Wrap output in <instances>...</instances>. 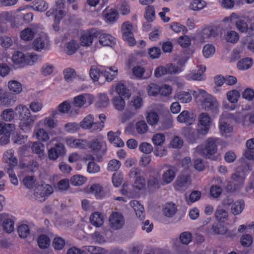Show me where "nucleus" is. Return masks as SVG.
Listing matches in <instances>:
<instances>
[{"label": "nucleus", "instance_id": "f257e3e1", "mask_svg": "<svg viewBox=\"0 0 254 254\" xmlns=\"http://www.w3.org/2000/svg\"><path fill=\"white\" fill-rule=\"evenodd\" d=\"M15 111L20 119V128L25 132H30L32 126L35 121L37 116L32 115L28 107L21 104L17 106L15 108Z\"/></svg>", "mask_w": 254, "mask_h": 254}, {"label": "nucleus", "instance_id": "f03ea898", "mask_svg": "<svg viewBox=\"0 0 254 254\" xmlns=\"http://www.w3.org/2000/svg\"><path fill=\"white\" fill-rule=\"evenodd\" d=\"M193 95L195 97L203 98L201 105L203 109L206 111H211L215 114L218 113V102L211 95L203 89H198L197 91H193Z\"/></svg>", "mask_w": 254, "mask_h": 254}, {"label": "nucleus", "instance_id": "7ed1b4c3", "mask_svg": "<svg viewBox=\"0 0 254 254\" xmlns=\"http://www.w3.org/2000/svg\"><path fill=\"white\" fill-rule=\"evenodd\" d=\"M220 142V139L216 137H209L205 141L204 147L198 146L195 151L205 158L215 160L214 155L217 151V146Z\"/></svg>", "mask_w": 254, "mask_h": 254}, {"label": "nucleus", "instance_id": "20e7f679", "mask_svg": "<svg viewBox=\"0 0 254 254\" xmlns=\"http://www.w3.org/2000/svg\"><path fill=\"white\" fill-rule=\"evenodd\" d=\"M40 59L36 54H24L21 52H14L12 57L13 62L16 64L32 65Z\"/></svg>", "mask_w": 254, "mask_h": 254}, {"label": "nucleus", "instance_id": "39448f33", "mask_svg": "<svg viewBox=\"0 0 254 254\" xmlns=\"http://www.w3.org/2000/svg\"><path fill=\"white\" fill-rule=\"evenodd\" d=\"M231 181L217 176L216 181L225 189L227 191H233L238 187L243 184L245 177L244 176H232Z\"/></svg>", "mask_w": 254, "mask_h": 254}, {"label": "nucleus", "instance_id": "423d86ee", "mask_svg": "<svg viewBox=\"0 0 254 254\" xmlns=\"http://www.w3.org/2000/svg\"><path fill=\"white\" fill-rule=\"evenodd\" d=\"M53 192V188L49 185L41 181L38 183L34 190V198L38 201L42 202Z\"/></svg>", "mask_w": 254, "mask_h": 254}, {"label": "nucleus", "instance_id": "0eeeda50", "mask_svg": "<svg viewBox=\"0 0 254 254\" xmlns=\"http://www.w3.org/2000/svg\"><path fill=\"white\" fill-rule=\"evenodd\" d=\"M79 127L90 132H98L103 129V123L94 122L93 116L88 115L80 123Z\"/></svg>", "mask_w": 254, "mask_h": 254}, {"label": "nucleus", "instance_id": "6e6552de", "mask_svg": "<svg viewBox=\"0 0 254 254\" xmlns=\"http://www.w3.org/2000/svg\"><path fill=\"white\" fill-rule=\"evenodd\" d=\"M183 135L187 141L190 143H194L199 139L201 136L206 135L198 127L193 129L191 127H186L183 129Z\"/></svg>", "mask_w": 254, "mask_h": 254}, {"label": "nucleus", "instance_id": "1a4fd4ad", "mask_svg": "<svg viewBox=\"0 0 254 254\" xmlns=\"http://www.w3.org/2000/svg\"><path fill=\"white\" fill-rule=\"evenodd\" d=\"M122 32L123 38L130 46H133L135 44V40L132 33V25L128 21L125 22L122 25Z\"/></svg>", "mask_w": 254, "mask_h": 254}, {"label": "nucleus", "instance_id": "9d476101", "mask_svg": "<svg viewBox=\"0 0 254 254\" xmlns=\"http://www.w3.org/2000/svg\"><path fill=\"white\" fill-rule=\"evenodd\" d=\"M14 151L12 149H9L5 151L3 155V159L4 162L8 164L6 168V173L8 175H13L12 167L16 166L17 159L14 155Z\"/></svg>", "mask_w": 254, "mask_h": 254}, {"label": "nucleus", "instance_id": "9b49d317", "mask_svg": "<svg viewBox=\"0 0 254 254\" xmlns=\"http://www.w3.org/2000/svg\"><path fill=\"white\" fill-rule=\"evenodd\" d=\"M125 224L123 216L119 212H113L109 217V225L113 230H119Z\"/></svg>", "mask_w": 254, "mask_h": 254}, {"label": "nucleus", "instance_id": "f8f14e48", "mask_svg": "<svg viewBox=\"0 0 254 254\" xmlns=\"http://www.w3.org/2000/svg\"><path fill=\"white\" fill-rule=\"evenodd\" d=\"M64 12H62L61 10L57 11L54 9H49L46 13L47 17H49L52 16L54 18V22L52 25L53 30L58 32L60 30L59 24L61 20L64 16Z\"/></svg>", "mask_w": 254, "mask_h": 254}, {"label": "nucleus", "instance_id": "ddd939ff", "mask_svg": "<svg viewBox=\"0 0 254 254\" xmlns=\"http://www.w3.org/2000/svg\"><path fill=\"white\" fill-rule=\"evenodd\" d=\"M33 48L37 51L47 50L49 48V40L45 34H41L33 42Z\"/></svg>", "mask_w": 254, "mask_h": 254}, {"label": "nucleus", "instance_id": "4468645a", "mask_svg": "<svg viewBox=\"0 0 254 254\" xmlns=\"http://www.w3.org/2000/svg\"><path fill=\"white\" fill-rule=\"evenodd\" d=\"M93 96L89 94H82L74 98L73 104L74 106L81 108L84 105H89L93 103Z\"/></svg>", "mask_w": 254, "mask_h": 254}, {"label": "nucleus", "instance_id": "2eb2a0df", "mask_svg": "<svg viewBox=\"0 0 254 254\" xmlns=\"http://www.w3.org/2000/svg\"><path fill=\"white\" fill-rule=\"evenodd\" d=\"M211 123L210 117L207 113H202L199 115L198 127L206 134L210 129Z\"/></svg>", "mask_w": 254, "mask_h": 254}, {"label": "nucleus", "instance_id": "dca6fc26", "mask_svg": "<svg viewBox=\"0 0 254 254\" xmlns=\"http://www.w3.org/2000/svg\"><path fill=\"white\" fill-rule=\"evenodd\" d=\"M65 153L64 145L63 143L59 142L50 148L48 151L49 158L51 160H55L60 156H62Z\"/></svg>", "mask_w": 254, "mask_h": 254}, {"label": "nucleus", "instance_id": "f3484780", "mask_svg": "<svg viewBox=\"0 0 254 254\" xmlns=\"http://www.w3.org/2000/svg\"><path fill=\"white\" fill-rule=\"evenodd\" d=\"M194 115L187 110L182 112L177 118V120L179 123H185L187 125H191L194 121Z\"/></svg>", "mask_w": 254, "mask_h": 254}, {"label": "nucleus", "instance_id": "a211bd4d", "mask_svg": "<svg viewBox=\"0 0 254 254\" xmlns=\"http://www.w3.org/2000/svg\"><path fill=\"white\" fill-rule=\"evenodd\" d=\"M190 176H179L175 183L176 190H185L190 184Z\"/></svg>", "mask_w": 254, "mask_h": 254}, {"label": "nucleus", "instance_id": "6ab92c4d", "mask_svg": "<svg viewBox=\"0 0 254 254\" xmlns=\"http://www.w3.org/2000/svg\"><path fill=\"white\" fill-rule=\"evenodd\" d=\"M97 37L94 30L85 32L80 37V43L83 46H89L93 42V39Z\"/></svg>", "mask_w": 254, "mask_h": 254}, {"label": "nucleus", "instance_id": "aec40b11", "mask_svg": "<svg viewBox=\"0 0 254 254\" xmlns=\"http://www.w3.org/2000/svg\"><path fill=\"white\" fill-rule=\"evenodd\" d=\"M206 67L203 65H200L198 69L196 70H192L190 73L186 75V78L188 80H201L204 79L203 75L204 72L205 71Z\"/></svg>", "mask_w": 254, "mask_h": 254}, {"label": "nucleus", "instance_id": "412c9836", "mask_svg": "<svg viewBox=\"0 0 254 254\" xmlns=\"http://www.w3.org/2000/svg\"><path fill=\"white\" fill-rule=\"evenodd\" d=\"M89 148L94 153H97L105 145V142L101 136L92 139L89 143Z\"/></svg>", "mask_w": 254, "mask_h": 254}, {"label": "nucleus", "instance_id": "4be33fe9", "mask_svg": "<svg viewBox=\"0 0 254 254\" xmlns=\"http://www.w3.org/2000/svg\"><path fill=\"white\" fill-rule=\"evenodd\" d=\"M246 145L247 149L244 155L246 159L249 160L254 159V138L250 139L246 141Z\"/></svg>", "mask_w": 254, "mask_h": 254}, {"label": "nucleus", "instance_id": "5701e85b", "mask_svg": "<svg viewBox=\"0 0 254 254\" xmlns=\"http://www.w3.org/2000/svg\"><path fill=\"white\" fill-rule=\"evenodd\" d=\"M100 44L103 46H112L115 43V38L110 34L103 33L99 37Z\"/></svg>", "mask_w": 254, "mask_h": 254}, {"label": "nucleus", "instance_id": "b1692460", "mask_svg": "<svg viewBox=\"0 0 254 254\" xmlns=\"http://www.w3.org/2000/svg\"><path fill=\"white\" fill-rule=\"evenodd\" d=\"M178 169L173 166L163 165L160 167L158 170H156L154 173L157 175L162 174V175H175L178 173Z\"/></svg>", "mask_w": 254, "mask_h": 254}, {"label": "nucleus", "instance_id": "393cba45", "mask_svg": "<svg viewBox=\"0 0 254 254\" xmlns=\"http://www.w3.org/2000/svg\"><path fill=\"white\" fill-rule=\"evenodd\" d=\"M67 144L71 147L83 149L86 145V141L80 139L68 138L66 140Z\"/></svg>", "mask_w": 254, "mask_h": 254}, {"label": "nucleus", "instance_id": "a878e982", "mask_svg": "<svg viewBox=\"0 0 254 254\" xmlns=\"http://www.w3.org/2000/svg\"><path fill=\"white\" fill-rule=\"evenodd\" d=\"M159 177L160 176H150L147 185L150 190H154L159 188L161 184H162Z\"/></svg>", "mask_w": 254, "mask_h": 254}, {"label": "nucleus", "instance_id": "bb28decb", "mask_svg": "<svg viewBox=\"0 0 254 254\" xmlns=\"http://www.w3.org/2000/svg\"><path fill=\"white\" fill-rule=\"evenodd\" d=\"M7 85L10 91L14 94H19L22 91V84L17 80H10Z\"/></svg>", "mask_w": 254, "mask_h": 254}, {"label": "nucleus", "instance_id": "cd10ccee", "mask_svg": "<svg viewBox=\"0 0 254 254\" xmlns=\"http://www.w3.org/2000/svg\"><path fill=\"white\" fill-rule=\"evenodd\" d=\"M177 208L175 205L172 203H166L163 208V214L167 217H172L176 213Z\"/></svg>", "mask_w": 254, "mask_h": 254}, {"label": "nucleus", "instance_id": "c85d7f7f", "mask_svg": "<svg viewBox=\"0 0 254 254\" xmlns=\"http://www.w3.org/2000/svg\"><path fill=\"white\" fill-rule=\"evenodd\" d=\"M90 222L94 226L99 227L103 224V217L99 212H95L91 215Z\"/></svg>", "mask_w": 254, "mask_h": 254}, {"label": "nucleus", "instance_id": "c756f323", "mask_svg": "<svg viewBox=\"0 0 254 254\" xmlns=\"http://www.w3.org/2000/svg\"><path fill=\"white\" fill-rule=\"evenodd\" d=\"M15 100L7 93H0V106H9L12 105Z\"/></svg>", "mask_w": 254, "mask_h": 254}, {"label": "nucleus", "instance_id": "7c9ffc66", "mask_svg": "<svg viewBox=\"0 0 254 254\" xmlns=\"http://www.w3.org/2000/svg\"><path fill=\"white\" fill-rule=\"evenodd\" d=\"M244 201L242 199L238 200L234 202L231 206V212L235 215H239L242 213L244 209Z\"/></svg>", "mask_w": 254, "mask_h": 254}, {"label": "nucleus", "instance_id": "2f4dec72", "mask_svg": "<svg viewBox=\"0 0 254 254\" xmlns=\"http://www.w3.org/2000/svg\"><path fill=\"white\" fill-rule=\"evenodd\" d=\"M118 69L116 67H107L103 72V75L108 81H112L117 74Z\"/></svg>", "mask_w": 254, "mask_h": 254}, {"label": "nucleus", "instance_id": "473e14b6", "mask_svg": "<svg viewBox=\"0 0 254 254\" xmlns=\"http://www.w3.org/2000/svg\"><path fill=\"white\" fill-rule=\"evenodd\" d=\"M35 34V31L32 28L27 27L20 32V38L23 41H29L33 39Z\"/></svg>", "mask_w": 254, "mask_h": 254}, {"label": "nucleus", "instance_id": "72a5a7b5", "mask_svg": "<svg viewBox=\"0 0 254 254\" xmlns=\"http://www.w3.org/2000/svg\"><path fill=\"white\" fill-rule=\"evenodd\" d=\"M253 64V60L250 58H245L240 60L237 64V67L240 70H247Z\"/></svg>", "mask_w": 254, "mask_h": 254}, {"label": "nucleus", "instance_id": "f704fd0d", "mask_svg": "<svg viewBox=\"0 0 254 254\" xmlns=\"http://www.w3.org/2000/svg\"><path fill=\"white\" fill-rule=\"evenodd\" d=\"M22 182L23 185L28 189L33 188L34 187L36 188V186L38 185V183H39L35 176H25L23 178Z\"/></svg>", "mask_w": 254, "mask_h": 254}, {"label": "nucleus", "instance_id": "c9c22d12", "mask_svg": "<svg viewBox=\"0 0 254 254\" xmlns=\"http://www.w3.org/2000/svg\"><path fill=\"white\" fill-rule=\"evenodd\" d=\"M235 25L238 30L242 32L246 33L248 29V25L244 18H238L235 21Z\"/></svg>", "mask_w": 254, "mask_h": 254}, {"label": "nucleus", "instance_id": "e433bc0d", "mask_svg": "<svg viewBox=\"0 0 254 254\" xmlns=\"http://www.w3.org/2000/svg\"><path fill=\"white\" fill-rule=\"evenodd\" d=\"M216 179V178L214 180L216 184L212 185L210 189V194L213 198L219 197L222 192V186L217 183Z\"/></svg>", "mask_w": 254, "mask_h": 254}, {"label": "nucleus", "instance_id": "4c0bfd02", "mask_svg": "<svg viewBox=\"0 0 254 254\" xmlns=\"http://www.w3.org/2000/svg\"><path fill=\"white\" fill-rule=\"evenodd\" d=\"M207 3L203 0H193L190 3V7L193 11H199L204 8Z\"/></svg>", "mask_w": 254, "mask_h": 254}, {"label": "nucleus", "instance_id": "58836bf2", "mask_svg": "<svg viewBox=\"0 0 254 254\" xmlns=\"http://www.w3.org/2000/svg\"><path fill=\"white\" fill-rule=\"evenodd\" d=\"M113 104L115 108L120 111L124 110L125 107V101L121 96H115L113 99Z\"/></svg>", "mask_w": 254, "mask_h": 254}, {"label": "nucleus", "instance_id": "ea45409f", "mask_svg": "<svg viewBox=\"0 0 254 254\" xmlns=\"http://www.w3.org/2000/svg\"><path fill=\"white\" fill-rule=\"evenodd\" d=\"M79 48V44L77 41L72 40L66 44V53L68 55L74 54Z\"/></svg>", "mask_w": 254, "mask_h": 254}, {"label": "nucleus", "instance_id": "a19ab883", "mask_svg": "<svg viewBox=\"0 0 254 254\" xmlns=\"http://www.w3.org/2000/svg\"><path fill=\"white\" fill-rule=\"evenodd\" d=\"M48 3L44 0H38L32 6L34 10L40 12L45 11L48 9Z\"/></svg>", "mask_w": 254, "mask_h": 254}, {"label": "nucleus", "instance_id": "79ce46f5", "mask_svg": "<svg viewBox=\"0 0 254 254\" xmlns=\"http://www.w3.org/2000/svg\"><path fill=\"white\" fill-rule=\"evenodd\" d=\"M217 35V31L210 26L204 28L202 31L203 39L215 38Z\"/></svg>", "mask_w": 254, "mask_h": 254}, {"label": "nucleus", "instance_id": "37998d69", "mask_svg": "<svg viewBox=\"0 0 254 254\" xmlns=\"http://www.w3.org/2000/svg\"><path fill=\"white\" fill-rule=\"evenodd\" d=\"M109 103V99L107 94H100L96 103L97 107L99 108H106Z\"/></svg>", "mask_w": 254, "mask_h": 254}, {"label": "nucleus", "instance_id": "c03bdc74", "mask_svg": "<svg viewBox=\"0 0 254 254\" xmlns=\"http://www.w3.org/2000/svg\"><path fill=\"white\" fill-rule=\"evenodd\" d=\"M144 18L149 22L155 19V9L153 6L148 5L145 9Z\"/></svg>", "mask_w": 254, "mask_h": 254}, {"label": "nucleus", "instance_id": "a18cd8bd", "mask_svg": "<svg viewBox=\"0 0 254 254\" xmlns=\"http://www.w3.org/2000/svg\"><path fill=\"white\" fill-rule=\"evenodd\" d=\"M175 98L181 102L184 103H189L191 100L190 94L186 92H181L177 93L175 95Z\"/></svg>", "mask_w": 254, "mask_h": 254}, {"label": "nucleus", "instance_id": "49530a36", "mask_svg": "<svg viewBox=\"0 0 254 254\" xmlns=\"http://www.w3.org/2000/svg\"><path fill=\"white\" fill-rule=\"evenodd\" d=\"M1 118L5 122H10L14 117V111L12 109L4 110L0 115Z\"/></svg>", "mask_w": 254, "mask_h": 254}, {"label": "nucleus", "instance_id": "de8ad7c7", "mask_svg": "<svg viewBox=\"0 0 254 254\" xmlns=\"http://www.w3.org/2000/svg\"><path fill=\"white\" fill-rule=\"evenodd\" d=\"M14 225V221L10 218L4 219L2 223L3 229L7 233H10L13 232Z\"/></svg>", "mask_w": 254, "mask_h": 254}, {"label": "nucleus", "instance_id": "09e8293b", "mask_svg": "<svg viewBox=\"0 0 254 254\" xmlns=\"http://www.w3.org/2000/svg\"><path fill=\"white\" fill-rule=\"evenodd\" d=\"M19 166L27 172H35L38 169V165L36 162L33 161L27 164L20 163Z\"/></svg>", "mask_w": 254, "mask_h": 254}, {"label": "nucleus", "instance_id": "8fccbe9b", "mask_svg": "<svg viewBox=\"0 0 254 254\" xmlns=\"http://www.w3.org/2000/svg\"><path fill=\"white\" fill-rule=\"evenodd\" d=\"M240 96L239 92L236 90H232L227 93V99L231 103H237Z\"/></svg>", "mask_w": 254, "mask_h": 254}, {"label": "nucleus", "instance_id": "3c124183", "mask_svg": "<svg viewBox=\"0 0 254 254\" xmlns=\"http://www.w3.org/2000/svg\"><path fill=\"white\" fill-rule=\"evenodd\" d=\"M228 214L226 210L218 207L215 213L216 219L220 222H223L228 217Z\"/></svg>", "mask_w": 254, "mask_h": 254}, {"label": "nucleus", "instance_id": "603ef678", "mask_svg": "<svg viewBox=\"0 0 254 254\" xmlns=\"http://www.w3.org/2000/svg\"><path fill=\"white\" fill-rule=\"evenodd\" d=\"M118 18V12L116 9H111L105 15L106 21L110 23H114Z\"/></svg>", "mask_w": 254, "mask_h": 254}, {"label": "nucleus", "instance_id": "864d4df0", "mask_svg": "<svg viewBox=\"0 0 254 254\" xmlns=\"http://www.w3.org/2000/svg\"><path fill=\"white\" fill-rule=\"evenodd\" d=\"M146 120L149 125H156L157 124L159 120L158 115L154 111H150L147 113Z\"/></svg>", "mask_w": 254, "mask_h": 254}, {"label": "nucleus", "instance_id": "5fc2aeb1", "mask_svg": "<svg viewBox=\"0 0 254 254\" xmlns=\"http://www.w3.org/2000/svg\"><path fill=\"white\" fill-rule=\"evenodd\" d=\"M116 92L119 96H130L129 90L127 88L126 85L122 84L119 83L116 86Z\"/></svg>", "mask_w": 254, "mask_h": 254}, {"label": "nucleus", "instance_id": "6e6d98bb", "mask_svg": "<svg viewBox=\"0 0 254 254\" xmlns=\"http://www.w3.org/2000/svg\"><path fill=\"white\" fill-rule=\"evenodd\" d=\"M103 188L100 184H94L90 188L89 192L94 194L96 197L101 198L102 196Z\"/></svg>", "mask_w": 254, "mask_h": 254}, {"label": "nucleus", "instance_id": "4d7b16f0", "mask_svg": "<svg viewBox=\"0 0 254 254\" xmlns=\"http://www.w3.org/2000/svg\"><path fill=\"white\" fill-rule=\"evenodd\" d=\"M37 243L41 249H46L50 245V239L47 236L42 235L39 237Z\"/></svg>", "mask_w": 254, "mask_h": 254}, {"label": "nucleus", "instance_id": "13d9d810", "mask_svg": "<svg viewBox=\"0 0 254 254\" xmlns=\"http://www.w3.org/2000/svg\"><path fill=\"white\" fill-rule=\"evenodd\" d=\"M143 102L142 99L139 96L133 97L130 102V106L135 110L140 109L143 106Z\"/></svg>", "mask_w": 254, "mask_h": 254}, {"label": "nucleus", "instance_id": "bf43d9fd", "mask_svg": "<svg viewBox=\"0 0 254 254\" xmlns=\"http://www.w3.org/2000/svg\"><path fill=\"white\" fill-rule=\"evenodd\" d=\"M70 183L73 186H81L84 184L87 179L84 176H72L70 178Z\"/></svg>", "mask_w": 254, "mask_h": 254}, {"label": "nucleus", "instance_id": "052dcab7", "mask_svg": "<svg viewBox=\"0 0 254 254\" xmlns=\"http://www.w3.org/2000/svg\"><path fill=\"white\" fill-rule=\"evenodd\" d=\"M166 67L168 74H176L182 71V67L173 64H166Z\"/></svg>", "mask_w": 254, "mask_h": 254}, {"label": "nucleus", "instance_id": "680f3d73", "mask_svg": "<svg viewBox=\"0 0 254 254\" xmlns=\"http://www.w3.org/2000/svg\"><path fill=\"white\" fill-rule=\"evenodd\" d=\"M15 126L13 124H5L4 122L0 121V135L8 130L14 131Z\"/></svg>", "mask_w": 254, "mask_h": 254}, {"label": "nucleus", "instance_id": "e2e57ef3", "mask_svg": "<svg viewBox=\"0 0 254 254\" xmlns=\"http://www.w3.org/2000/svg\"><path fill=\"white\" fill-rule=\"evenodd\" d=\"M215 52V48L212 44H207L203 48V54L204 56L208 58L212 56Z\"/></svg>", "mask_w": 254, "mask_h": 254}, {"label": "nucleus", "instance_id": "0e129e2a", "mask_svg": "<svg viewBox=\"0 0 254 254\" xmlns=\"http://www.w3.org/2000/svg\"><path fill=\"white\" fill-rule=\"evenodd\" d=\"M19 236L21 238H25L29 235L30 230L28 225L22 224L17 229Z\"/></svg>", "mask_w": 254, "mask_h": 254}, {"label": "nucleus", "instance_id": "69168bd1", "mask_svg": "<svg viewBox=\"0 0 254 254\" xmlns=\"http://www.w3.org/2000/svg\"><path fill=\"white\" fill-rule=\"evenodd\" d=\"M219 128L222 135H226L231 132L233 129L232 127L230 124L222 121L220 122Z\"/></svg>", "mask_w": 254, "mask_h": 254}, {"label": "nucleus", "instance_id": "338daca9", "mask_svg": "<svg viewBox=\"0 0 254 254\" xmlns=\"http://www.w3.org/2000/svg\"><path fill=\"white\" fill-rule=\"evenodd\" d=\"M192 240V234L189 232H184L180 235V240L184 244L188 245Z\"/></svg>", "mask_w": 254, "mask_h": 254}, {"label": "nucleus", "instance_id": "774afa93", "mask_svg": "<svg viewBox=\"0 0 254 254\" xmlns=\"http://www.w3.org/2000/svg\"><path fill=\"white\" fill-rule=\"evenodd\" d=\"M121 163L119 160L113 159L110 160L108 164V170L110 172H116L120 168Z\"/></svg>", "mask_w": 254, "mask_h": 254}]
</instances>
